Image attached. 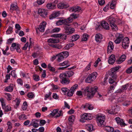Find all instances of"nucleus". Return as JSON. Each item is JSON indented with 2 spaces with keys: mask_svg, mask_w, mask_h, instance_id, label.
I'll use <instances>...</instances> for the list:
<instances>
[{
  "mask_svg": "<svg viewBox=\"0 0 132 132\" xmlns=\"http://www.w3.org/2000/svg\"><path fill=\"white\" fill-rule=\"evenodd\" d=\"M69 23H67V24H64L63 26L65 30L64 32L66 35L64 34H54L52 35V36L56 38L61 37V38H62L63 40H65L67 38V35L72 34L75 31L74 28H71L69 27L70 24Z\"/></svg>",
  "mask_w": 132,
  "mask_h": 132,
  "instance_id": "f257e3e1",
  "label": "nucleus"
},
{
  "mask_svg": "<svg viewBox=\"0 0 132 132\" xmlns=\"http://www.w3.org/2000/svg\"><path fill=\"white\" fill-rule=\"evenodd\" d=\"M97 87L96 86L87 87L84 89V92L87 97L90 98L93 97L96 92Z\"/></svg>",
  "mask_w": 132,
  "mask_h": 132,
  "instance_id": "f03ea898",
  "label": "nucleus"
},
{
  "mask_svg": "<svg viewBox=\"0 0 132 132\" xmlns=\"http://www.w3.org/2000/svg\"><path fill=\"white\" fill-rule=\"evenodd\" d=\"M106 20L110 24L112 30L117 31L118 30V27L115 24L116 20L115 18L112 17H109L106 18Z\"/></svg>",
  "mask_w": 132,
  "mask_h": 132,
  "instance_id": "7ed1b4c3",
  "label": "nucleus"
},
{
  "mask_svg": "<svg viewBox=\"0 0 132 132\" xmlns=\"http://www.w3.org/2000/svg\"><path fill=\"white\" fill-rule=\"evenodd\" d=\"M47 41L49 43L48 45L53 47L57 48L59 49L61 48V46L58 44H52V43H57L59 42V40L57 38H51L48 40Z\"/></svg>",
  "mask_w": 132,
  "mask_h": 132,
  "instance_id": "20e7f679",
  "label": "nucleus"
},
{
  "mask_svg": "<svg viewBox=\"0 0 132 132\" xmlns=\"http://www.w3.org/2000/svg\"><path fill=\"white\" fill-rule=\"evenodd\" d=\"M66 75L65 73H62L59 75L60 82L63 85H67L69 83V79L67 78Z\"/></svg>",
  "mask_w": 132,
  "mask_h": 132,
  "instance_id": "39448f33",
  "label": "nucleus"
},
{
  "mask_svg": "<svg viewBox=\"0 0 132 132\" xmlns=\"http://www.w3.org/2000/svg\"><path fill=\"white\" fill-rule=\"evenodd\" d=\"M97 74L96 72H94L89 74L85 80L86 82L90 83L95 80L97 76Z\"/></svg>",
  "mask_w": 132,
  "mask_h": 132,
  "instance_id": "423d86ee",
  "label": "nucleus"
},
{
  "mask_svg": "<svg viewBox=\"0 0 132 132\" xmlns=\"http://www.w3.org/2000/svg\"><path fill=\"white\" fill-rule=\"evenodd\" d=\"M120 68V67L118 66L111 68L109 72V76L111 77H117L116 73L117 72L118 70Z\"/></svg>",
  "mask_w": 132,
  "mask_h": 132,
  "instance_id": "0eeeda50",
  "label": "nucleus"
},
{
  "mask_svg": "<svg viewBox=\"0 0 132 132\" xmlns=\"http://www.w3.org/2000/svg\"><path fill=\"white\" fill-rule=\"evenodd\" d=\"M63 114V111L62 110L59 111L58 109L54 110L50 114V115L53 116H55L56 118L62 116Z\"/></svg>",
  "mask_w": 132,
  "mask_h": 132,
  "instance_id": "6e6552de",
  "label": "nucleus"
},
{
  "mask_svg": "<svg viewBox=\"0 0 132 132\" xmlns=\"http://www.w3.org/2000/svg\"><path fill=\"white\" fill-rule=\"evenodd\" d=\"M96 119L97 122L99 125H102L103 124V123L105 120V116L101 114L98 115L96 117Z\"/></svg>",
  "mask_w": 132,
  "mask_h": 132,
  "instance_id": "1a4fd4ad",
  "label": "nucleus"
},
{
  "mask_svg": "<svg viewBox=\"0 0 132 132\" xmlns=\"http://www.w3.org/2000/svg\"><path fill=\"white\" fill-rule=\"evenodd\" d=\"M111 110H107V112L110 114H112L118 111L119 109V106L116 104L112 105Z\"/></svg>",
  "mask_w": 132,
  "mask_h": 132,
  "instance_id": "9d476101",
  "label": "nucleus"
},
{
  "mask_svg": "<svg viewBox=\"0 0 132 132\" xmlns=\"http://www.w3.org/2000/svg\"><path fill=\"white\" fill-rule=\"evenodd\" d=\"M46 23L44 21L40 23L39 27L38 28H36V30L37 32L38 30L42 32H43L44 31L45 28L46 26Z\"/></svg>",
  "mask_w": 132,
  "mask_h": 132,
  "instance_id": "9b49d317",
  "label": "nucleus"
},
{
  "mask_svg": "<svg viewBox=\"0 0 132 132\" xmlns=\"http://www.w3.org/2000/svg\"><path fill=\"white\" fill-rule=\"evenodd\" d=\"M69 4L67 3L61 2L58 4L57 7L60 9H63L64 8H66L69 7Z\"/></svg>",
  "mask_w": 132,
  "mask_h": 132,
  "instance_id": "f8f14e48",
  "label": "nucleus"
},
{
  "mask_svg": "<svg viewBox=\"0 0 132 132\" xmlns=\"http://www.w3.org/2000/svg\"><path fill=\"white\" fill-rule=\"evenodd\" d=\"M81 118L82 119L86 120H90L92 118L90 114L86 113H85L82 115H81Z\"/></svg>",
  "mask_w": 132,
  "mask_h": 132,
  "instance_id": "ddd939ff",
  "label": "nucleus"
},
{
  "mask_svg": "<svg viewBox=\"0 0 132 132\" xmlns=\"http://www.w3.org/2000/svg\"><path fill=\"white\" fill-rule=\"evenodd\" d=\"M38 12L39 14L43 17H45L47 14V11L44 9H39Z\"/></svg>",
  "mask_w": 132,
  "mask_h": 132,
  "instance_id": "4468645a",
  "label": "nucleus"
},
{
  "mask_svg": "<svg viewBox=\"0 0 132 132\" xmlns=\"http://www.w3.org/2000/svg\"><path fill=\"white\" fill-rule=\"evenodd\" d=\"M39 121L37 119H34L32 120L30 126H32L35 128H37L39 126V125L37 123Z\"/></svg>",
  "mask_w": 132,
  "mask_h": 132,
  "instance_id": "2eb2a0df",
  "label": "nucleus"
},
{
  "mask_svg": "<svg viewBox=\"0 0 132 132\" xmlns=\"http://www.w3.org/2000/svg\"><path fill=\"white\" fill-rule=\"evenodd\" d=\"M115 120L116 121L117 123L119 124L121 126H124L126 125V124L125 123L124 121L123 120L121 119L119 117H116L115 118Z\"/></svg>",
  "mask_w": 132,
  "mask_h": 132,
  "instance_id": "dca6fc26",
  "label": "nucleus"
},
{
  "mask_svg": "<svg viewBox=\"0 0 132 132\" xmlns=\"http://www.w3.org/2000/svg\"><path fill=\"white\" fill-rule=\"evenodd\" d=\"M62 24H67V23L72 22L73 21V19L72 18L69 17L67 19H64L61 18Z\"/></svg>",
  "mask_w": 132,
  "mask_h": 132,
  "instance_id": "f3484780",
  "label": "nucleus"
},
{
  "mask_svg": "<svg viewBox=\"0 0 132 132\" xmlns=\"http://www.w3.org/2000/svg\"><path fill=\"white\" fill-rule=\"evenodd\" d=\"M129 86L128 84H127L122 86L121 89L118 90L116 93H120L123 92L124 90H126Z\"/></svg>",
  "mask_w": 132,
  "mask_h": 132,
  "instance_id": "a211bd4d",
  "label": "nucleus"
},
{
  "mask_svg": "<svg viewBox=\"0 0 132 132\" xmlns=\"http://www.w3.org/2000/svg\"><path fill=\"white\" fill-rule=\"evenodd\" d=\"M81 10V8L78 6L73 7L70 9V11L71 12H79Z\"/></svg>",
  "mask_w": 132,
  "mask_h": 132,
  "instance_id": "6ab92c4d",
  "label": "nucleus"
},
{
  "mask_svg": "<svg viewBox=\"0 0 132 132\" xmlns=\"http://www.w3.org/2000/svg\"><path fill=\"white\" fill-rule=\"evenodd\" d=\"M60 14L59 11H57L54 12L49 16V19L50 20H52L54 18L58 16Z\"/></svg>",
  "mask_w": 132,
  "mask_h": 132,
  "instance_id": "aec40b11",
  "label": "nucleus"
},
{
  "mask_svg": "<svg viewBox=\"0 0 132 132\" xmlns=\"http://www.w3.org/2000/svg\"><path fill=\"white\" fill-rule=\"evenodd\" d=\"M114 48L113 44L110 41L108 44L107 47V51L108 52H110L113 50Z\"/></svg>",
  "mask_w": 132,
  "mask_h": 132,
  "instance_id": "412c9836",
  "label": "nucleus"
},
{
  "mask_svg": "<svg viewBox=\"0 0 132 132\" xmlns=\"http://www.w3.org/2000/svg\"><path fill=\"white\" fill-rule=\"evenodd\" d=\"M101 26L102 27L105 29L108 30L110 29L109 25L108 23L105 21L102 22Z\"/></svg>",
  "mask_w": 132,
  "mask_h": 132,
  "instance_id": "4be33fe9",
  "label": "nucleus"
},
{
  "mask_svg": "<svg viewBox=\"0 0 132 132\" xmlns=\"http://www.w3.org/2000/svg\"><path fill=\"white\" fill-rule=\"evenodd\" d=\"M115 60L116 59L114 55H111L109 58L108 62L109 64H112L114 62Z\"/></svg>",
  "mask_w": 132,
  "mask_h": 132,
  "instance_id": "5701e85b",
  "label": "nucleus"
},
{
  "mask_svg": "<svg viewBox=\"0 0 132 132\" xmlns=\"http://www.w3.org/2000/svg\"><path fill=\"white\" fill-rule=\"evenodd\" d=\"M117 77H114L110 76L109 79V82L111 84H112L113 83H115V86L116 85L117 82H115V81L116 80Z\"/></svg>",
  "mask_w": 132,
  "mask_h": 132,
  "instance_id": "b1692460",
  "label": "nucleus"
},
{
  "mask_svg": "<svg viewBox=\"0 0 132 132\" xmlns=\"http://www.w3.org/2000/svg\"><path fill=\"white\" fill-rule=\"evenodd\" d=\"M13 85L12 84H10V85L6 87L4 89V90L6 92H11L13 90Z\"/></svg>",
  "mask_w": 132,
  "mask_h": 132,
  "instance_id": "393cba45",
  "label": "nucleus"
},
{
  "mask_svg": "<svg viewBox=\"0 0 132 132\" xmlns=\"http://www.w3.org/2000/svg\"><path fill=\"white\" fill-rule=\"evenodd\" d=\"M126 56L125 55H123L121 56L120 59L116 61L117 64H120L124 61L126 59Z\"/></svg>",
  "mask_w": 132,
  "mask_h": 132,
  "instance_id": "a878e982",
  "label": "nucleus"
},
{
  "mask_svg": "<svg viewBox=\"0 0 132 132\" xmlns=\"http://www.w3.org/2000/svg\"><path fill=\"white\" fill-rule=\"evenodd\" d=\"M123 38V37L122 35H119V36L117 37V39L114 41L115 43L116 44H119Z\"/></svg>",
  "mask_w": 132,
  "mask_h": 132,
  "instance_id": "bb28decb",
  "label": "nucleus"
},
{
  "mask_svg": "<svg viewBox=\"0 0 132 132\" xmlns=\"http://www.w3.org/2000/svg\"><path fill=\"white\" fill-rule=\"evenodd\" d=\"M102 39L101 34H96L95 36V40L97 42H100Z\"/></svg>",
  "mask_w": 132,
  "mask_h": 132,
  "instance_id": "cd10ccee",
  "label": "nucleus"
},
{
  "mask_svg": "<svg viewBox=\"0 0 132 132\" xmlns=\"http://www.w3.org/2000/svg\"><path fill=\"white\" fill-rule=\"evenodd\" d=\"M86 128L87 130L89 131H92L94 130L93 125L92 124H88L86 125Z\"/></svg>",
  "mask_w": 132,
  "mask_h": 132,
  "instance_id": "c85d7f7f",
  "label": "nucleus"
},
{
  "mask_svg": "<svg viewBox=\"0 0 132 132\" xmlns=\"http://www.w3.org/2000/svg\"><path fill=\"white\" fill-rule=\"evenodd\" d=\"M59 65L60 66L66 65L67 67L70 66L69 62L68 60L65 61L63 62L60 63Z\"/></svg>",
  "mask_w": 132,
  "mask_h": 132,
  "instance_id": "c756f323",
  "label": "nucleus"
},
{
  "mask_svg": "<svg viewBox=\"0 0 132 132\" xmlns=\"http://www.w3.org/2000/svg\"><path fill=\"white\" fill-rule=\"evenodd\" d=\"M65 73L66 74V75H67L66 76L67 77V78L71 77L74 74L73 72L72 71H66Z\"/></svg>",
  "mask_w": 132,
  "mask_h": 132,
  "instance_id": "7c9ffc66",
  "label": "nucleus"
},
{
  "mask_svg": "<svg viewBox=\"0 0 132 132\" xmlns=\"http://www.w3.org/2000/svg\"><path fill=\"white\" fill-rule=\"evenodd\" d=\"M116 0H113L111 2L110 5V8L112 9H114L116 3Z\"/></svg>",
  "mask_w": 132,
  "mask_h": 132,
  "instance_id": "2f4dec72",
  "label": "nucleus"
},
{
  "mask_svg": "<svg viewBox=\"0 0 132 132\" xmlns=\"http://www.w3.org/2000/svg\"><path fill=\"white\" fill-rule=\"evenodd\" d=\"M57 60L59 62L61 61L64 58L62 56V55L61 53L59 54L56 55Z\"/></svg>",
  "mask_w": 132,
  "mask_h": 132,
  "instance_id": "473e14b6",
  "label": "nucleus"
},
{
  "mask_svg": "<svg viewBox=\"0 0 132 132\" xmlns=\"http://www.w3.org/2000/svg\"><path fill=\"white\" fill-rule=\"evenodd\" d=\"M55 5L54 4H52L51 3H48L47 5V7L49 9H54L55 7Z\"/></svg>",
  "mask_w": 132,
  "mask_h": 132,
  "instance_id": "72a5a7b5",
  "label": "nucleus"
},
{
  "mask_svg": "<svg viewBox=\"0 0 132 132\" xmlns=\"http://www.w3.org/2000/svg\"><path fill=\"white\" fill-rule=\"evenodd\" d=\"M105 129L109 132H113L114 131V128L110 126H106L105 128Z\"/></svg>",
  "mask_w": 132,
  "mask_h": 132,
  "instance_id": "f704fd0d",
  "label": "nucleus"
},
{
  "mask_svg": "<svg viewBox=\"0 0 132 132\" xmlns=\"http://www.w3.org/2000/svg\"><path fill=\"white\" fill-rule=\"evenodd\" d=\"M13 102H15L16 103L15 107L17 108L19 105L20 102V100L18 98H16L15 100L13 101Z\"/></svg>",
  "mask_w": 132,
  "mask_h": 132,
  "instance_id": "c9c22d12",
  "label": "nucleus"
},
{
  "mask_svg": "<svg viewBox=\"0 0 132 132\" xmlns=\"http://www.w3.org/2000/svg\"><path fill=\"white\" fill-rule=\"evenodd\" d=\"M3 109L4 110L5 112H8L11 110V108L10 105H7Z\"/></svg>",
  "mask_w": 132,
  "mask_h": 132,
  "instance_id": "e433bc0d",
  "label": "nucleus"
},
{
  "mask_svg": "<svg viewBox=\"0 0 132 132\" xmlns=\"http://www.w3.org/2000/svg\"><path fill=\"white\" fill-rule=\"evenodd\" d=\"M72 37V41H76L79 38V36L78 35H73Z\"/></svg>",
  "mask_w": 132,
  "mask_h": 132,
  "instance_id": "4c0bfd02",
  "label": "nucleus"
},
{
  "mask_svg": "<svg viewBox=\"0 0 132 132\" xmlns=\"http://www.w3.org/2000/svg\"><path fill=\"white\" fill-rule=\"evenodd\" d=\"M33 79L36 81H38L39 80L40 78L39 76L37 75L34 74L33 75Z\"/></svg>",
  "mask_w": 132,
  "mask_h": 132,
  "instance_id": "58836bf2",
  "label": "nucleus"
},
{
  "mask_svg": "<svg viewBox=\"0 0 132 132\" xmlns=\"http://www.w3.org/2000/svg\"><path fill=\"white\" fill-rule=\"evenodd\" d=\"M64 58H66L68 56V53L67 51H64L61 53Z\"/></svg>",
  "mask_w": 132,
  "mask_h": 132,
  "instance_id": "ea45409f",
  "label": "nucleus"
},
{
  "mask_svg": "<svg viewBox=\"0 0 132 132\" xmlns=\"http://www.w3.org/2000/svg\"><path fill=\"white\" fill-rule=\"evenodd\" d=\"M27 118V116L24 114H21L19 117V119L20 120H26Z\"/></svg>",
  "mask_w": 132,
  "mask_h": 132,
  "instance_id": "a19ab883",
  "label": "nucleus"
},
{
  "mask_svg": "<svg viewBox=\"0 0 132 132\" xmlns=\"http://www.w3.org/2000/svg\"><path fill=\"white\" fill-rule=\"evenodd\" d=\"M47 68L50 71L54 72L55 70V69L53 67H52L50 64H48Z\"/></svg>",
  "mask_w": 132,
  "mask_h": 132,
  "instance_id": "79ce46f5",
  "label": "nucleus"
},
{
  "mask_svg": "<svg viewBox=\"0 0 132 132\" xmlns=\"http://www.w3.org/2000/svg\"><path fill=\"white\" fill-rule=\"evenodd\" d=\"M13 32V28L11 27H9V29L6 31L7 34H9L12 33Z\"/></svg>",
  "mask_w": 132,
  "mask_h": 132,
  "instance_id": "37998d69",
  "label": "nucleus"
},
{
  "mask_svg": "<svg viewBox=\"0 0 132 132\" xmlns=\"http://www.w3.org/2000/svg\"><path fill=\"white\" fill-rule=\"evenodd\" d=\"M91 62L89 63L88 64L87 66L85 68V69L83 70L84 72H86L89 70L90 69V67L91 65Z\"/></svg>",
  "mask_w": 132,
  "mask_h": 132,
  "instance_id": "c03bdc74",
  "label": "nucleus"
},
{
  "mask_svg": "<svg viewBox=\"0 0 132 132\" xmlns=\"http://www.w3.org/2000/svg\"><path fill=\"white\" fill-rule=\"evenodd\" d=\"M70 16L72 17V19H76L79 17V15L78 14H76L74 13H72L70 15Z\"/></svg>",
  "mask_w": 132,
  "mask_h": 132,
  "instance_id": "a18cd8bd",
  "label": "nucleus"
},
{
  "mask_svg": "<svg viewBox=\"0 0 132 132\" xmlns=\"http://www.w3.org/2000/svg\"><path fill=\"white\" fill-rule=\"evenodd\" d=\"M129 39L128 37H126L123 39L122 43H126V44H129Z\"/></svg>",
  "mask_w": 132,
  "mask_h": 132,
  "instance_id": "49530a36",
  "label": "nucleus"
},
{
  "mask_svg": "<svg viewBox=\"0 0 132 132\" xmlns=\"http://www.w3.org/2000/svg\"><path fill=\"white\" fill-rule=\"evenodd\" d=\"M5 97L8 101L10 100L12 98V96L10 94L6 93H5Z\"/></svg>",
  "mask_w": 132,
  "mask_h": 132,
  "instance_id": "de8ad7c7",
  "label": "nucleus"
},
{
  "mask_svg": "<svg viewBox=\"0 0 132 132\" xmlns=\"http://www.w3.org/2000/svg\"><path fill=\"white\" fill-rule=\"evenodd\" d=\"M74 92L73 91L71 90V89L70 90H68L67 93V95L69 96H72L74 94Z\"/></svg>",
  "mask_w": 132,
  "mask_h": 132,
  "instance_id": "09e8293b",
  "label": "nucleus"
},
{
  "mask_svg": "<svg viewBox=\"0 0 132 132\" xmlns=\"http://www.w3.org/2000/svg\"><path fill=\"white\" fill-rule=\"evenodd\" d=\"M17 6L15 5L12 4L11 5V8L10 10H15L18 8Z\"/></svg>",
  "mask_w": 132,
  "mask_h": 132,
  "instance_id": "8fccbe9b",
  "label": "nucleus"
},
{
  "mask_svg": "<svg viewBox=\"0 0 132 132\" xmlns=\"http://www.w3.org/2000/svg\"><path fill=\"white\" fill-rule=\"evenodd\" d=\"M88 36L87 34H84L82 36V41H86L87 39V37Z\"/></svg>",
  "mask_w": 132,
  "mask_h": 132,
  "instance_id": "3c124183",
  "label": "nucleus"
},
{
  "mask_svg": "<svg viewBox=\"0 0 132 132\" xmlns=\"http://www.w3.org/2000/svg\"><path fill=\"white\" fill-rule=\"evenodd\" d=\"M78 86L77 84H75L71 88V90L73 91V92L75 91V90L77 89Z\"/></svg>",
  "mask_w": 132,
  "mask_h": 132,
  "instance_id": "603ef678",
  "label": "nucleus"
},
{
  "mask_svg": "<svg viewBox=\"0 0 132 132\" xmlns=\"http://www.w3.org/2000/svg\"><path fill=\"white\" fill-rule=\"evenodd\" d=\"M75 119L74 116L73 115H71L69 117L68 119L70 122H73Z\"/></svg>",
  "mask_w": 132,
  "mask_h": 132,
  "instance_id": "864d4df0",
  "label": "nucleus"
},
{
  "mask_svg": "<svg viewBox=\"0 0 132 132\" xmlns=\"http://www.w3.org/2000/svg\"><path fill=\"white\" fill-rule=\"evenodd\" d=\"M46 121L44 120H40V121L39 125L40 126H43L46 123Z\"/></svg>",
  "mask_w": 132,
  "mask_h": 132,
  "instance_id": "5fc2aeb1",
  "label": "nucleus"
},
{
  "mask_svg": "<svg viewBox=\"0 0 132 132\" xmlns=\"http://www.w3.org/2000/svg\"><path fill=\"white\" fill-rule=\"evenodd\" d=\"M60 30L61 29L60 28H55L52 30L51 31V32L52 33L55 32H59Z\"/></svg>",
  "mask_w": 132,
  "mask_h": 132,
  "instance_id": "6e6d98bb",
  "label": "nucleus"
},
{
  "mask_svg": "<svg viewBox=\"0 0 132 132\" xmlns=\"http://www.w3.org/2000/svg\"><path fill=\"white\" fill-rule=\"evenodd\" d=\"M68 89L66 88H63L61 89V91L64 94L68 92Z\"/></svg>",
  "mask_w": 132,
  "mask_h": 132,
  "instance_id": "4d7b16f0",
  "label": "nucleus"
},
{
  "mask_svg": "<svg viewBox=\"0 0 132 132\" xmlns=\"http://www.w3.org/2000/svg\"><path fill=\"white\" fill-rule=\"evenodd\" d=\"M20 46V45L18 44L16 46V47H15V48L16 49L17 52L19 53H20L21 51Z\"/></svg>",
  "mask_w": 132,
  "mask_h": 132,
  "instance_id": "13d9d810",
  "label": "nucleus"
},
{
  "mask_svg": "<svg viewBox=\"0 0 132 132\" xmlns=\"http://www.w3.org/2000/svg\"><path fill=\"white\" fill-rule=\"evenodd\" d=\"M126 72L128 73H130L132 72V66L126 70Z\"/></svg>",
  "mask_w": 132,
  "mask_h": 132,
  "instance_id": "bf43d9fd",
  "label": "nucleus"
},
{
  "mask_svg": "<svg viewBox=\"0 0 132 132\" xmlns=\"http://www.w3.org/2000/svg\"><path fill=\"white\" fill-rule=\"evenodd\" d=\"M56 24L57 26L61 25L62 24L61 18L60 19H59L56 22Z\"/></svg>",
  "mask_w": 132,
  "mask_h": 132,
  "instance_id": "052dcab7",
  "label": "nucleus"
},
{
  "mask_svg": "<svg viewBox=\"0 0 132 132\" xmlns=\"http://www.w3.org/2000/svg\"><path fill=\"white\" fill-rule=\"evenodd\" d=\"M27 96L29 98H33L34 95L33 93H29L27 94Z\"/></svg>",
  "mask_w": 132,
  "mask_h": 132,
  "instance_id": "680f3d73",
  "label": "nucleus"
},
{
  "mask_svg": "<svg viewBox=\"0 0 132 132\" xmlns=\"http://www.w3.org/2000/svg\"><path fill=\"white\" fill-rule=\"evenodd\" d=\"M129 44H126V43H122V46L123 47L124 49H126L128 48Z\"/></svg>",
  "mask_w": 132,
  "mask_h": 132,
  "instance_id": "e2e57ef3",
  "label": "nucleus"
},
{
  "mask_svg": "<svg viewBox=\"0 0 132 132\" xmlns=\"http://www.w3.org/2000/svg\"><path fill=\"white\" fill-rule=\"evenodd\" d=\"M11 75L12 77H15L16 76L15 73V71L14 70L12 71L11 73Z\"/></svg>",
  "mask_w": 132,
  "mask_h": 132,
  "instance_id": "0e129e2a",
  "label": "nucleus"
},
{
  "mask_svg": "<svg viewBox=\"0 0 132 132\" xmlns=\"http://www.w3.org/2000/svg\"><path fill=\"white\" fill-rule=\"evenodd\" d=\"M98 2L100 5H102L104 4L105 2L104 0H98Z\"/></svg>",
  "mask_w": 132,
  "mask_h": 132,
  "instance_id": "69168bd1",
  "label": "nucleus"
},
{
  "mask_svg": "<svg viewBox=\"0 0 132 132\" xmlns=\"http://www.w3.org/2000/svg\"><path fill=\"white\" fill-rule=\"evenodd\" d=\"M7 125L8 126V128L9 129L12 128V123L10 121H8L7 123Z\"/></svg>",
  "mask_w": 132,
  "mask_h": 132,
  "instance_id": "338daca9",
  "label": "nucleus"
},
{
  "mask_svg": "<svg viewBox=\"0 0 132 132\" xmlns=\"http://www.w3.org/2000/svg\"><path fill=\"white\" fill-rule=\"evenodd\" d=\"M114 86H114L113 85H112L110 86L109 89V91L110 92H112L113 90L114 89Z\"/></svg>",
  "mask_w": 132,
  "mask_h": 132,
  "instance_id": "774afa93",
  "label": "nucleus"
}]
</instances>
